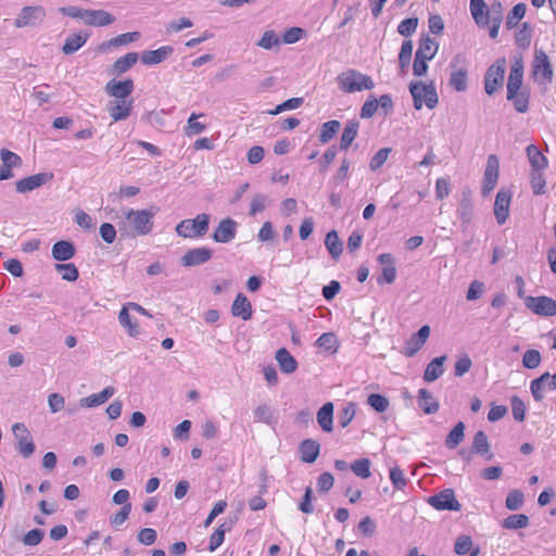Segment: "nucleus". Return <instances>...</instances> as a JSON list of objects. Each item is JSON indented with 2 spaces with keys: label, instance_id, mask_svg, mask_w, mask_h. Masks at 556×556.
<instances>
[{
  "label": "nucleus",
  "instance_id": "obj_52",
  "mask_svg": "<svg viewBox=\"0 0 556 556\" xmlns=\"http://www.w3.org/2000/svg\"><path fill=\"white\" fill-rule=\"evenodd\" d=\"M0 156L2 161V166L9 168L10 170H13L14 167H18L22 165V159L16 153L10 150L2 149Z\"/></svg>",
  "mask_w": 556,
  "mask_h": 556
},
{
  "label": "nucleus",
  "instance_id": "obj_8",
  "mask_svg": "<svg viewBox=\"0 0 556 556\" xmlns=\"http://www.w3.org/2000/svg\"><path fill=\"white\" fill-rule=\"evenodd\" d=\"M46 9L42 5H27L24 7L14 21V26L17 28L37 26L46 18Z\"/></svg>",
  "mask_w": 556,
  "mask_h": 556
},
{
  "label": "nucleus",
  "instance_id": "obj_50",
  "mask_svg": "<svg viewBox=\"0 0 556 556\" xmlns=\"http://www.w3.org/2000/svg\"><path fill=\"white\" fill-rule=\"evenodd\" d=\"M525 502V495L520 490H511L506 497L505 506L509 510H518Z\"/></svg>",
  "mask_w": 556,
  "mask_h": 556
},
{
  "label": "nucleus",
  "instance_id": "obj_15",
  "mask_svg": "<svg viewBox=\"0 0 556 556\" xmlns=\"http://www.w3.org/2000/svg\"><path fill=\"white\" fill-rule=\"evenodd\" d=\"M430 327L422 326L410 339L406 342L403 354L407 357L414 356L426 343L430 336Z\"/></svg>",
  "mask_w": 556,
  "mask_h": 556
},
{
  "label": "nucleus",
  "instance_id": "obj_1",
  "mask_svg": "<svg viewBox=\"0 0 556 556\" xmlns=\"http://www.w3.org/2000/svg\"><path fill=\"white\" fill-rule=\"evenodd\" d=\"M337 84L341 91L345 93H355L363 90H370L375 87L370 76L356 70L350 68L337 76Z\"/></svg>",
  "mask_w": 556,
  "mask_h": 556
},
{
  "label": "nucleus",
  "instance_id": "obj_5",
  "mask_svg": "<svg viewBox=\"0 0 556 556\" xmlns=\"http://www.w3.org/2000/svg\"><path fill=\"white\" fill-rule=\"evenodd\" d=\"M506 72V59H497L494 64L488 67L484 75V90L489 96L494 94L503 87Z\"/></svg>",
  "mask_w": 556,
  "mask_h": 556
},
{
  "label": "nucleus",
  "instance_id": "obj_41",
  "mask_svg": "<svg viewBox=\"0 0 556 556\" xmlns=\"http://www.w3.org/2000/svg\"><path fill=\"white\" fill-rule=\"evenodd\" d=\"M549 378V372H544L539 378L531 381L530 391L533 399L536 402H541L544 399V389H546V382Z\"/></svg>",
  "mask_w": 556,
  "mask_h": 556
},
{
  "label": "nucleus",
  "instance_id": "obj_45",
  "mask_svg": "<svg viewBox=\"0 0 556 556\" xmlns=\"http://www.w3.org/2000/svg\"><path fill=\"white\" fill-rule=\"evenodd\" d=\"M202 116V114L192 113L187 121V125L184 128L185 135L188 137H192L203 132L206 129L205 124L198 122V118Z\"/></svg>",
  "mask_w": 556,
  "mask_h": 556
},
{
  "label": "nucleus",
  "instance_id": "obj_2",
  "mask_svg": "<svg viewBox=\"0 0 556 556\" xmlns=\"http://www.w3.org/2000/svg\"><path fill=\"white\" fill-rule=\"evenodd\" d=\"M409 91L416 110H420L424 104L428 109L432 110L439 102L438 93L432 81L430 84L412 81L409 84Z\"/></svg>",
  "mask_w": 556,
  "mask_h": 556
},
{
  "label": "nucleus",
  "instance_id": "obj_21",
  "mask_svg": "<svg viewBox=\"0 0 556 556\" xmlns=\"http://www.w3.org/2000/svg\"><path fill=\"white\" fill-rule=\"evenodd\" d=\"M231 313L236 317H241L243 320H249L252 317V306L248 298L243 293H238L232 306Z\"/></svg>",
  "mask_w": 556,
  "mask_h": 556
},
{
  "label": "nucleus",
  "instance_id": "obj_61",
  "mask_svg": "<svg viewBox=\"0 0 556 556\" xmlns=\"http://www.w3.org/2000/svg\"><path fill=\"white\" fill-rule=\"evenodd\" d=\"M278 45L279 38L274 30L265 31L260 41L257 42V46L266 50H270L271 48Z\"/></svg>",
  "mask_w": 556,
  "mask_h": 556
},
{
  "label": "nucleus",
  "instance_id": "obj_17",
  "mask_svg": "<svg viewBox=\"0 0 556 556\" xmlns=\"http://www.w3.org/2000/svg\"><path fill=\"white\" fill-rule=\"evenodd\" d=\"M237 233V223L231 218L223 219L213 233V239L218 243L232 241Z\"/></svg>",
  "mask_w": 556,
  "mask_h": 556
},
{
  "label": "nucleus",
  "instance_id": "obj_58",
  "mask_svg": "<svg viewBox=\"0 0 556 556\" xmlns=\"http://www.w3.org/2000/svg\"><path fill=\"white\" fill-rule=\"evenodd\" d=\"M503 5L500 1H493L489 5L488 25L490 23H502L503 21Z\"/></svg>",
  "mask_w": 556,
  "mask_h": 556
},
{
  "label": "nucleus",
  "instance_id": "obj_33",
  "mask_svg": "<svg viewBox=\"0 0 556 556\" xmlns=\"http://www.w3.org/2000/svg\"><path fill=\"white\" fill-rule=\"evenodd\" d=\"M472 448L476 453L480 455H485V458L488 460H491L493 458L488 437L485 432L482 430L476 432L472 440Z\"/></svg>",
  "mask_w": 556,
  "mask_h": 556
},
{
  "label": "nucleus",
  "instance_id": "obj_31",
  "mask_svg": "<svg viewBox=\"0 0 556 556\" xmlns=\"http://www.w3.org/2000/svg\"><path fill=\"white\" fill-rule=\"evenodd\" d=\"M438 49L439 43L427 35L420 38L419 46L415 55L432 60L437 54Z\"/></svg>",
  "mask_w": 556,
  "mask_h": 556
},
{
  "label": "nucleus",
  "instance_id": "obj_54",
  "mask_svg": "<svg viewBox=\"0 0 556 556\" xmlns=\"http://www.w3.org/2000/svg\"><path fill=\"white\" fill-rule=\"evenodd\" d=\"M514 102L516 111L519 113H526L529 109V94L525 90L514 93L513 98H507Z\"/></svg>",
  "mask_w": 556,
  "mask_h": 556
},
{
  "label": "nucleus",
  "instance_id": "obj_63",
  "mask_svg": "<svg viewBox=\"0 0 556 556\" xmlns=\"http://www.w3.org/2000/svg\"><path fill=\"white\" fill-rule=\"evenodd\" d=\"M355 416V405L353 403L346 404L339 415V425L345 428Z\"/></svg>",
  "mask_w": 556,
  "mask_h": 556
},
{
  "label": "nucleus",
  "instance_id": "obj_51",
  "mask_svg": "<svg viewBox=\"0 0 556 556\" xmlns=\"http://www.w3.org/2000/svg\"><path fill=\"white\" fill-rule=\"evenodd\" d=\"M396 278L395 260L391 254L384 253L383 279L386 283H393Z\"/></svg>",
  "mask_w": 556,
  "mask_h": 556
},
{
  "label": "nucleus",
  "instance_id": "obj_29",
  "mask_svg": "<svg viewBox=\"0 0 556 556\" xmlns=\"http://www.w3.org/2000/svg\"><path fill=\"white\" fill-rule=\"evenodd\" d=\"M454 552L457 555H466L469 556H478L480 554V548L478 546H473L472 539L469 535H459L454 545Z\"/></svg>",
  "mask_w": 556,
  "mask_h": 556
},
{
  "label": "nucleus",
  "instance_id": "obj_37",
  "mask_svg": "<svg viewBox=\"0 0 556 556\" xmlns=\"http://www.w3.org/2000/svg\"><path fill=\"white\" fill-rule=\"evenodd\" d=\"M465 424L463 421H458L455 427L450 431L445 439V445L453 450L456 448L465 437Z\"/></svg>",
  "mask_w": 556,
  "mask_h": 556
},
{
  "label": "nucleus",
  "instance_id": "obj_44",
  "mask_svg": "<svg viewBox=\"0 0 556 556\" xmlns=\"http://www.w3.org/2000/svg\"><path fill=\"white\" fill-rule=\"evenodd\" d=\"M530 184L532 191L535 195H541L546 192V179L544 170H531L530 172Z\"/></svg>",
  "mask_w": 556,
  "mask_h": 556
},
{
  "label": "nucleus",
  "instance_id": "obj_64",
  "mask_svg": "<svg viewBox=\"0 0 556 556\" xmlns=\"http://www.w3.org/2000/svg\"><path fill=\"white\" fill-rule=\"evenodd\" d=\"M390 480L397 490H402L407 484L405 475L399 467H394L390 470Z\"/></svg>",
  "mask_w": 556,
  "mask_h": 556
},
{
  "label": "nucleus",
  "instance_id": "obj_18",
  "mask_svg": "<svg viewBox=\"0 0 556 556\" xmlns=\"http://www.w3.org/2000/svg\"><path fill=\"white\" fill-rule=\"evenodd\" d=\"M132 100H113L106 104V110L114 122L126 119L130 115Z\"/></svg>",
  "mask_w": 556,
  "mask_h": 556
},
{
  "label": "nucleus",
  "instance_id": "obj_57",
  "mask_svg": "<svg viewBox=\"0 0 556 556\" xmlns=\"http://www.w3.org/2000/svg\"><path fill=\"white\" fill-rule=\"evenodd\" d=\"M510 403H511V413H513L514 418L517 421H523L525 420V416H526V404H525V402L520 397H518L517 395H514L510 399Z\"/></svg>",
  "mask_w": 556,
  "mask_h": 556
},
{
  "label": "nucleus",
  "instance_id": "obj_30",
  "mask_svg": "<svg viewBox=\"0 0 556 556\" xmlns=\"http://www.w3.org/2000/svg\"><path fill=\"white\" fill-rule=\"evenodd\" d=\"M320 445L318 442L307 439L300 444L301 459L304 463H314L319 455Z\"/></svg>",
  "mask_w": 556,
  "mask_h": 556
},
{
  "label": "nucleus",
  "instance_id": "obj_26",
  "mask_svg": "<svg viewBox=\"0 0 556 556\" xmlns=\"http://www.w3.org/2000/svg\"><path fill=\"white\" fill-rule=\"evenodd\" d=\"M531 170H544L548 166V160L541 153L534 144H529L526 149Z\"/></svg>",
  "mask_w": 556,
  "mask_h": 556
},
{
  "label": "nucleus",
  "instance_id": "obj_53",
  "mask_svg": "<svg viewBox=\"0 0 556 556\" xmlns=\"http://www.w3.org/2000/svg\"><path fill=\"white\" fill-rule=\"evenodd\" d=\"M542 357L538 350H527L522 356V365L528 369L538 368L541 364Z\"/></svg>",
  "mask_w": 556,
  "mask_h": 556
},
{
  "label": "nucleus",
  "instance_id": "obj_42",
  "mask_svg": "<svg viewBox=\"0 0 556 556\" xmlns=\"http://www.w3.org/2000/svg\"><path fill=\"white\" fill-rule=\"evenodd\" d=\"M137 52H129L126 55L117 59L113 65L114 71L118 74L126 73L129 68H131L138 61Z\"/></svg>",
  "mask_w": 556,
  "mask_h": 556
},
{
  "label": "nucleus",
  "instance_id": "obj_43",
  "mask_svg": "<svg viewBox=\"0 0 556 556\" xmlns=\"http://www.w3.org/2000/svg\"><path fill=\"white\" fill-rule=\"evenodd\" d=\"M340 126V122L336 119L324 123L320 127L319 141L321 143L329 142L339 131Z\"/></svg>",
  "mask_w": 556,
  "mask_h": 556
},
{
  "label": "nucleus",
  "instance_id": "obj_59",
  "mask_svg": "<svg viewBox=\"0 0 556 556\" xmlns=\"http://www.w3.org/2000/svg\"><path fill=\"white\" fill-rule=\"evenodd\" d=\"M303 103V98H291L283 103L277 105L274 110L269 111V114L277 115L281 112L295 110L300 108Z\"/></svg>",
  "mask_w": 556,
  "mask_h": 556
},
{
  "label": "nucleus",
  "instance_id": "obj_7",
  "mask_svg": "<svg viewBox=\"0 0 556 556\" xmlns=\"http://www.w3.org/2000/svg\"><path fill=\"white\" fill-rule=\"evenodd\" d=\"M465 63L466 58L460 53L456 54L451 61L453 71L450 77V85L458 92H463L467 89L468 70Z\"/></svg>",
  "mask_w": 556,
  "mask_h": 556
},
{
  "label": "nucleus",
  "instance_id": "obj_62",
  "mask_svg": "<svg viewBox=\"0 0 556 556\" xmlns=\"http://www.w3.org/2000/svg\"><path fill=\"white\" fill-rule=\"evenodd\" d=\"M254 420L257 422L269 424L273 419V410L267 405H260L254 409Z\"/></svg>",
  "mask_w": 556,
  "mask_h": 556
},
{
  "label": "nucleus",
  "instance_id": "obj_34",
  "mask_svg": "<svg viewBox=\"0 0 556 556\" xmlns=\"http://www.w3.org/2000/svg\"><path fill=\"white\" fill-rule=\"evenodd\" d=\"M317 421L320 428L330 432L332 430V421H333V404L328 402L324 404L319 410L317 412Z\"/></svg>",
  "mask_w": 556,
  "mask_h": 556
},
{
  "label": "nucleus",
  "instance_id": "obj_14",
  "mask_svg": "<svg viewBox=\"0 0 556 556\" xmlns=\"http://www.w3.org/2000/svg\"><path fill=\"white\" fill-rule=\"evenodd\" d=\"M212 255L213 251L206 247L190 249L181 257V264L186 267L199 266L210 261Z\"/></svg>",
  "mask_w": 556,
  "mask_h": 556
},
{
  "label": "nucleus",
  "instance_id": "obj_56",
  "mask_svg": "<svg viewBox=\"0 0 556 556\" xmlns=\"http://www.w3.org/2000/svg\"><path fill=\"white\" fill-rule=\"evenodd\" d=\"M522 80H523V75L509 73L508 80H507V98H513L514 93H516L518 91H522L521 90Z\"/></svg>",
  "mask_w": 556,
  "mask_h": 556
},
{
  "label": "nucleus",
  "instance_id": "obj_12",
  "mask_svg": "<svg viewBox=\"0 0 556 556\" xmlns=\"http://www.w3.org/2000/svg\"><path fill=\"white\" fill-rule=\"evenodd\" d=\"M105 92L115 98V100H127V98L132 93L135 86L131 79L126 80H115L111 79L105 85Z\"/></svg>",
  "mask_w": 556,
  "mask_h": 556
},
{
  "label": "nucleus",
  "instance_id": "obj_24",
  "mask_svg": "<svg viewBox=\"0 0 556 556\" xmlns=\"http://www.w3.org/2000/svg\"><path fill=\"white\" fill-rule=\"evenodd\" d=\"M173 52V48L169 46L161 47L156 50L144 51L141 54V61L147 65H154L163 62Z\"/></svg>",
  "mask_w": 556,
  "mask_h": 556
},
{
  "label": "nucleus",
  "instance_id": "obj_28",
  "mask_svg": "<svg viewBox=\"0 0 556 556\" xmlns=\"http://www.w3.org/2000/svg\"><path fill=\"white\" fill-rule=\"evenodd\" d=\"M275 358L278 362L281 371L285 374H292L298 368L296 359L285 348H281L276 352Z\"/></svg>",
  "mask_w": 556,
  "mask_h": 556
},
{
  "label": "nucleus",
  "instance_id": "obj_16",
  "mask_svg": "<svg viewBox=\"0 0 556 556\" xmlns=\"http://www.w3.org/2000/svg\"><path fill=\"white\" fill-rule=\"evenodd\" d=\"M510 200V192L503 189L495 197L494 215L500 225H503L509 216Z\"/></svg>",
  "mask_w": 556,
  "mask_h": 556
},
{
  "label": "nucleus",
  "instance_id": "obj_23",
  "mask_svg": "<svg viewBox=\"0 0 556 556\" xmlns=\"http://www.w3.org/2000/svg\"><path fill=\"white\" fill-rule=\"evenodd\" d=\"M446 358V355L433 358L425 369L424 380L432 382L439 379L443 375Z\"/></svg>",
  "mask_w": 556,
  "mask_h": 556
},
{
  "label": "nucleus",
  "instance_id": "obj_32",
  "mask_svg": "<svg viewBox=\"0 0 556 556\" xmlns=\"http://www.w3.org/2000/svg\"><path fill=\"white\" fill-rule=\"evenodd\" d=\"M457 213L462 220V227L466 229L468 225L471 223L473 216V206L469 198V194H467L466 192L463 193V198L460 200Z\"/></svg>",
  "mask_w": 556,
  "mask_h": 556
},
{
  "label": "nucleus",
  "instance_id": "obj_10",
  "mask_svg": "<svg viewBox=\"0 0 556 556\" xmlns=\"http://www.w3.org/2000/svg\"><path fill=\"white\" fill-rule=\"evenodd\" d=\"M428 503L438 510H454L458 511L462 505L455 497L454 490L444 489L443 491L430 496Z\"/></svg>",
  "mask_w": 556,
  "mask_h": 556
},
{
  "label": "nucleus",
  "instance_id": "obj_13",
  "mask_svg": "<svg viewBox=\"0 0 556 556\" xmlns=\"http://www.w3.org/2000/svg\"><path fill=\"white\" fill-rule=\"evenodd\" d=\"M53 175L50 173H39L16 181L15 187L18 193L30 192L40 188L52 179Z\"/></svg>",
  "mask_w": 556,
  "mask_h": 556
},
{
  "label": "nucleus",
  "instance_id": "obj_60",
  "mask_svg": "<svg viewBox=\"0 0 556 556\" xmlns=\"http://www.w3.org/2000/svg\"><path fill=\"white\" fill-rule=\"evenodd\" d=\"M318 348L325 349L326 351H336L337 338L332 332L323 333L316 341Z\"/></svg>",
  "mask_w": 556,
  "mask_h": 556
},
{
  "label": "nucleus",
  "instance_id": "obj_38",
  "mask_svg": "<svg viewBox=\"0 0 556 556\" xmlns=\"http://www.w3.org/2000/svg\"><path fill=\"white\" fill-rule=\"evenodd\" d=\"M325 245L334 260L339 258L342 254V242L340 241L336 230H331L327 233Z\"/></svg>",
  "mask_w": 556,
  "mask_h": 556
},
{
  "label": "nucleus",
  "instance_id": "obj_6",
  "mask_svg": "<svg viewBox=\"0 0 556 556\" xmlns=\"http://www.w3.org/2000/svg\"><path fill=\"white\" fill-rule=\"evenodd\" d=\"M153 213L148 210L135 211L129 208L125 212V216L128 222L132 225L135 233L137 236L148 235L153 228Z\"/></svg>",
  "mask_w": 556,
  "mask_h": 556
},
{
  "label": "nucleus",
  "instance_id": "obj_46",
  "mask_svg": "<svg viewBox=\"0 0 556 556\" xmlns=\"http://www.w3.org/2000/svg\"><path fill=\"white\" fill-rule=\"evenodd\" d=\"M129 307L126 305L124 306L119 314H118V320L121 325L127 329V332L131 337H136L139 334V326L136 323L131 321L130 315L128 313Z\"/></svg>",
  "mask_w": 556,
  "mask_h": 556
},
{
  "label": "nucleus",
  "instance_id": "obj_49",
  "mask_svg": "<svg viewBox=\"0 0 556 556\" xmlns=\"http://www.w3.org/2000/svg\"><path fill=\"white\" fill-rule=\"evenodd\" d=\"M55 270L62 276V279L66 281H75L79 276L78 269L73 263L56 264Z\"/></svg>",
  "mask_w": 556,
  "mask_h": 556
},
{
  "label": "nucleus",
  "instance_id": "obj_27",
  "mask_svg": "<svg viewBox=\"0 0 556 556\" xmlns=\"http://www.w3.org/2000/svg\"><path fill=\"white\" fill-rule=\"evenodd\" d=\"M88 33H78L70 35L62 47V52L66 55L73 54L78 51L88 40Z\"/></svg>",
  "mask_w": 556,
  "mask_h": 556
},
{
  "label": "nucleus",
  "instance_id": "obj_20",
  "mask_svg": "<svg viewBox=\"0 0 556 556\" xmlns=\"http://www.w3.org/2000/svg\"><path fill=\"white\" fill-rule=\"evenodd\" d=\"M470 13L479 27L488 26L489 5L484 0H470Z\"/></svg>",
  "mask_w": 556,
  "mask_h": 556
},
{
  "label": "nucleus",
  "instance_id": "obj_39",
  "mask_svg": "<svg viewBox=\"0 0 556 556\" xmlns=\"http://www.w3.org/2000/svg\"><path fill=\"white\" fill-rule=\"evenodd\" d=\"M529 526V517L525 514L510 515L502 521V527L508 530L523 529Z\"/></svg>",
  "mask_w": 556,
  "mask_h": 556
},
{
  "label": "nucleus",
  "instance_id": "obj_48",
  "mask_svg": "<svg viewBox=\"0 0 556 556\" xmlns=\"http://www.w3.org/2000/svg\"><path fill=\"white\" fill-rule=\"evenodd\" d=\"M270 199L268 195L264 193H256L253 195L250 203V212L251 216L256 215L257 213L263 212L269 205Z\"/></svg>",
  "mask_w": 556,
  "mask_h": 556
},
{
  "label": "nucleus",
  "instance_id": "obj_4",
  "mask_svg": "<svg viewBox=\"0 0 556 556\" xmlns=\"http://www.w3.org/2000/svg\"><path fill=\"white\" fill-rule=\"evenodd\" d=\"M532 76L540 85H547L553 79V68L549 58L542 49H535L534 51Z\"/></svg>",
  "mask_w": 556,
  "mask_h": 556
},
{
  "label": "nucleus",
  "instance_id": "obj_22",
  "mask_svg": "<svg viewBox=\"0 0 556 556\" xmlns=\"http://www.w3.org/2000/svg\"><path fill=\"white\" fill-rule=\"evenodd\" d=\"M115 393L113 387H106L101 392L83 397L79 401L81 407H96L106 402Z\"/></svg>",
  "mask_w": 556,
  "mask_h": 556
},
{
  "label": "nucleus",
  "instance_id": "obj_3",
  "mask_svg": "<svg viewBox=\"0 0 556 556\" xmlns=\"http://www.w3.org/2000/svg\"><path fill=\"white\" fill-rule=\"evenodd\" d=\"M210 226V215L202 213L198 214L192 219H184L176 226V232L182 238H198L203 237Z\"/></svg>",
  "mask_w": 556,
  "mask_h": 556
},
{
  "label": "nucleus",
  "instance_id": "obj_55",
  "mask_svg": "<svg viewBox=\"0 0 556 556\" xmlns=\"http://www.w3.org/2000/svg\"><path fill=\"white\" fill-rule=\"evenodd\" d=\"M350 468L361 478H368L370 476V462L367 458L355 460Z\"/></svg>",
  "mask_w": 556,
  "mask_h": 556
},
{
  "label": "nucleus",
  "instance_id": "obj_25",
  "mask_svg": "<svg viewBox=\"0 0 556 556\" xmlns=\"http://www.w3.org/2000/svg\"><path fill=\"white\" fill-rule=\"evenodd\" d=\"M51 253L55 261L65 262L75 255V247L70 241L61 240L53 244Z\"/></svg>",
  "mask_w": 556,
  "mask_h": 556
},
{
  "label": "nucleus",
  "instance_id": "obj_19",
  "mask_svg": "<svg viewBox=\"0 0 556 556\" xmlns=\"http://www.w3.org/2000/svg\"><path fill=\"white\" fill-rule=\"evenodd\" d=\"M115 17L104 10H87L84 23L89 26L100 27L112 24Z\"/></svg>",
  "mask_w": 556,
  "mask_h": 556
},
{
  "label": "nucleus",
  "instance_id": "obj_40",
  "mask_svg": "<svg viewBox=\"0 0 556 556\" xmlns=\"http://www.w3.org/2000/svg\"><path fill=\"white\" fill-rule=\"evenodd\" d=\"M358 130V123L354 121H350L342 132L341 140H340V148L342 150H346L353 140L355 139Z\"/></svg>",
  "mask_w": 556,
  "mask_h": 556
},
{
  "label": "nucleus",
  "instance_id": "obj_11",
  "mask_svg": "<svg viewBox=\"0 0 556 556\" xmlns=\"http://www.w3.org/2000/svg\"><path fill=\"white\" fill-rule=\"evenodd\" d=\"M500 172V162L496 155L488 156L486 167L483 176L482 193L489 194L496 186Z\"/></svg>",
  "mask_w": 556,
  "mask_h": 556
},
{
  "label": "nucleus",
  "instance_id": "obj_35",
  "mask_svg": "<svg viewBox=\"0 0 556 556\" xmlns=\"http://www.w3.org/2000/svg\"><path fill=\"white\" fill-rule=\"evenodd\" d=\"M418 405L426 414H433L439 409L438 401L427 389L419 390Z\"/></svg>",
  "mask_w": 556,
  "mask_h": 556
},
{
  "label": "nucleus",
  "instance_id": "obj_47",
  "mask_svg": "<svg viewBox=\"0 0 556 556\" xmlns=\"http://www.w3.org/2000/svg\"><path fill=\"white\" fill-rule=\"evenodd\" d=\"M527 7L525 3L520 2L514 5L511 11L508 13L506 18V27L508 29H513L517 26L518 22L523 18L526 14Z\"/></svg>",
  "mask_w": 556,
  "mask_h": 556
},
{
  "label": "nucleus",
  "instance_id": "obj_36",
  "mask_svg": "<svg viewBox=\"0 0 556 556\" xmlns=\"http://www.w3.org/2000/svg\"><path fill=\"white\" fill-rule=\"evenodd\" d=\"M140 38V33L139 31H131V33H126V34H122V35H118L112 39H110L109 41H105L101 45L100 49L101 50H106V49H110L112 47H119V46H125L129 42H132V41H136Z\"/></svg>",
  "mask_w": 556,
  "mask_h": 556
},
{
  "label": "nucleus",
  "instance_id": "obj_9",
  "mask_svg": "<svg viewBox=\"0 0 556 556\" xmlns=\"http://www.w3.org/2000/svg\"><path fill=\"white\" fill-rule=\"evenodd\" d=\"M525 305L540 316L552 317L556 315V301L549 296H526Z\"/></svg>",
  "mask_w": 556,
  "mask_h": 556
}]
</instances>
